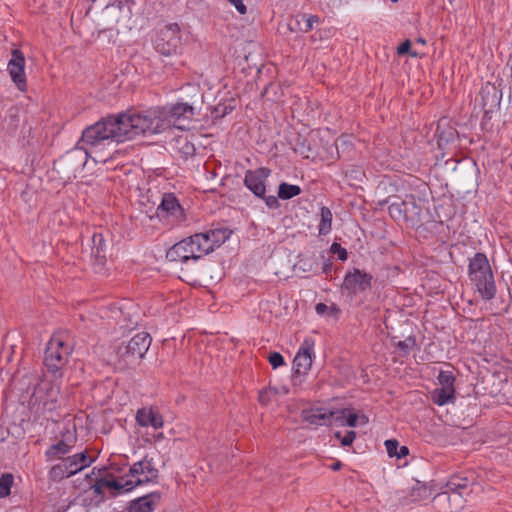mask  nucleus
Wrapping results in <instances>:
<instances>
[{"label": "nucleus", "mask_w": 512, "mask_h": 512, "mask_svg": "<svg viewBox=\"0 0 512 512\" xmlns=\"http://www.w3.org/2000/svg\"><path fill=\"white\" fill-rule=\"evenodd\" d=\"M347 409H343L341 411H336L337 416H335V421L339 422L341 425H347L349 427H356L358 425V414L349 413L347 417L345 416Z\"/></svg>", "instance_id": "7c9ffc66"}, {"label": "nucleus", "mask_w": 512, "mask_h": 512, "mask_svg": "<svg viewBox=\"0 0 512 512\" xmlns=\"http://www.w3.org/2000/svg\"><path fill=\"white\" fill-rule=\"evenodd\" d=\"M203 243L205 241L204 254L211 253L216 247L221 246L232 234V231L226 227L210 229L206 232L197 233Z\"/></svg>", "instance_id": "4468645a"}, {"label": "nucleus", "mask_w": 512, "mask_h": 512, "mask_svg": "<svg viewBox=\"0 0 512 512\" xmlns=\"http://www.w3.org/2000/svg\"><path fill=\"white\" fill-rule=\"evenodd\" d=\"M180 27L177 23L168 24L160 31L155 41V49L161 55L171 56L177 53L180 45Z\"/></svg>", "instance_id": "1a4fd4ad"}, {"label": "nucleus", "mask_w": 512, "mask_h": 512, "mask_svg": "<svg viewBox=\"0 0 512 512\" xmlns=\"http://www.w3.org/2000/svg\"><path fill=\"white\" fill-rule=\"evenodd\" d=\"M341 466H342V463L340 461H336L335 463L332 464L331 468H332V470L337 471L341 468Z\"/></svg>", "instance_id": "864d4df0"}, {"label": "nucleus", "mask_w": 512, "mask_h": 512, "mask_svg": "<svg viewBox=\"0 0 512 512\" xmlns=\"http://www.w3.org/2000/svg\"><path fill=\"white\" fill-rule=\"evenodd\" d=\"M70 476L71 475L63 460L61 463L52 466L49 471V478L53 481H59Z\"/></svg>", "instance_id": "2f4dec72"}, {"label": "nucleus", "mask_w": 512, "mask_h": 512, "mask_svg": "<svg viewBox=\"0 0 512 512\" xmlns=\"http://www.w3.org/2000/svg\"><path fill=\"white\" fill-rule=\"evenodd\" d=\"M437 135H438V145L439 147H442L444 144H449L450 142H453L456 138L457 132L453 128H449L446 131H441L440 126L437 128Z\"/></svg>", "instance_id": "473e14b6"}, {"label": "nucleus", "mask_w": 512, "mask_h": 512, "mask_svg": "<svg viewBox=\"0 0 512 512\" xmlns=\"http://www.w3.org/2000/svg\"><path fill=\"white\" fill-rule=\"evenodd\" d=\"M287 26L291 32L303 33V22L299 19V14L291 17L287 23Z\"/></svg>", "instance_id": "ea45409f"}, {"label": "nucleus", "mask_w": 512, "mask_h": 512, "mask_svg": "<svg viewBox=\"0 0 512 512\" xmlns=\"http://www.w3.org/2000/svg\"><path fill=\"white\" fill-rule=\"evenodd\" d=\"M265 200L266 205L271 209H276L279 207V201L276 196H268V197H262Z\"/></svg>", "instance_id": "de8ad7c7"}, {"label": "nucleus", "mask_w": 512, "mask_h": 512, "mask_svg": "<svg viewBox=\"0 0 512 512\" xmlns=\"http://www.w3.org/2000/svg\"><path fill=\"white\" fill-rule=\"evenodd\" d=\"M431 492L428 487L420 482H417L410 491L409 498L404 501V504L417 502L430 497Z\"/></svg>", "instance_id": "bb28decb"}, {"label": "nucleus", "mask_w": 512, "mask_h": 512, "mask_svg": "<svg viewBox=\"0 0 512 512\" xmlns=\"http://www.w3.org/2000/svg\"><path fill=\"white\" fill-rule=\"evenodd\" d=\"M62 460L71 476L88 467L93 461L86 452L77 453Z\"/></svg>", "instance_id": "412c9836"}, {"label": "nucleus", "mask_w": 512, "mask_h": 512, "mask_svg": "<svg viewBox=\"0 0 512 512\" xmlns=\"http://www.w3.org/2000/svg\"><path fill=\"white\" fill-rule=\"evenodd\" d=\"M299 19L303 22V33L312 30L313 25L319 22V17L316 15L299 14Z\"/></svg>", "instance_id": "e433bc0d"}, {"label": "nucleus", "mask_w": 512, "mask_h": 512, "mask_svg": "<svg viewBox=\"0 0 512 512\" xmlns=\"http://www.w3.org/2000/svg\"><path fill=\"white\" fill-rule=\"evenodd\" d=\"M12 484L13 476L11 474H3L0 477V498L6 497L10 494Z\"/></svg>", "instance_id": "72a5a7b5"}, {"label": "nucleus", "mask_w": 512, "mask_h": 512, "mask_svg": "<svg viewBox=\"0 0 512 512\" xmlns=\"http://www.w3.org/2000/svg\"><path fill=\"white\" fill-rule=\"evenodd\" d=\"M87 158L88 151L83 147H76L55 161L54 168L68 180L76 178V174L83 170Z\"/></svg>", "instance_id": "423d86ee"}, {"label": "nucleus", "mask_w": 512, "mask_h": 512, "mask_svg": "<svg viewBox=\"0 0 512 512\" xmlns=\"http://www.w3.org/2000/svg\"><path fill=\"white\" fill-rule=\"evenodd\" d=\"M276 394L274 388H265L259 392L258 400L261 404L267 405L271 401V396Z\"/></svg>", "instance_id": "a19ab883"}, {"label": "nucleus", "mask_w": 512, "mask_h": 512, "mask_svg": "<svg viewBox=\"0 0 512 512\" xmlns=\"http://www.w3.org/2000/svg\"><path fill=\"white\" fill-rule=\"evenodd\" d=\"M270 175V170L260 167L255 170H247L244 177V185L257 197H264L266 192L265 182Z\"/></svg>", "instance_id": "f8f14e48"}, {"label": "nucleus", "mask_w": 512, "mask_h": 512, "mask_svg": "<svg viewBox=\"0 0 512 512\" xmlns=\"http://www.w3.org/2000/svg\"><path fill=\"white\" fill-rule=\"evenodd\" d=\"M416 346V338L414 336H409L403 341H399L397 343V347L404 353L409 354V352Z\"/></svg>", "instance_id": "4c0bfd02"}, {"label": "nucleus", "mask_w": 512, "mask_h": 512, "mask_svg": "<svg viewBox=\"0 0 512 512\" xmlns=\"http://www.w3.org/2000/svg\"><path fill=\"white\" fill-rule=\"evenodd\" d=\"M26 122V111L19 106H13L8 110L3 123L9 134H15L20 125Z\"/></svg>", "instance_id": "6ab92c4d"}, {"label": "nucleus", "mask_w": 512, "mask_h": 512, "mask_svg": "<svg viewBox=\"0 0 512 512\" xmlns=\"http://www.w3.org/2000/svg\"><path fill=\"white\" fill-rule=\"evenodd\" d=\"M472 482L473 481L469 480L467 477L454 476L447 482V491L451 497H462L471 492L470 485Z\"/></svg>", "instance_id": "4be33fe9"}, {"label": "nucleus", "mask_w": 512, "mask_h": 512, "mask_svg": "<svg viewBox=\"0 0 512 512\" xmlns=\"http://www.w3.org/2000/svg\"><path fill=\"white\" fill-rule=\"evenodd\" d=\"M156 216L161 222L171 226L177 225L185 219L184 209L172 193H166L162 196L161 203L156 210Z\"/></svg>", "instance_id": "6e6552de"}, {"label": "nucleus", "mask_w": 512, "mask_h": 512, "mask_svg": "<svg viewBox=\"0 0 512 512\" xmlns=\"http://www.w3.org/2000/svg\"><path fill=\"white\" fill-rule=\"evenodd\" d=\"M151 344V337L146 332L136 334L126 344L116 349L117 365L120 369L132 367L144 357Z\"/></svg>", "instance_id": "7ed1b4c3"}, {"label": "nucleus", "mask_w": 512, "mask_h": 512, "mask_svg": "<svg viewBox=\"0 0 512 512\" xmlns=\"http://www.w3.org/2000/svg\"><path fill=\"white\" fill-rule=\"evenodd\" d=\"M161 494L152 492L130 502L128 512H153L160 504Z\"/></svg>", "instance_id": "f3484780"}, {"label": "nucleus", "mask_w": 512, "mask_h": 512, "mask_svg": "<svg viewBox=\"0 0 512 512\" xmlns=\"http://www.w3.org/2000/svg\"><path fill=\"white\" fill-rule=\"evenodd\" d=\"M162 437H163V434H162V433H159V434H157V436H156V438H157V439H160V438H162Z\"/></svg>", "instance_id": "4d7b16f0"}, {"label": "nucleus", "mask_w": 512, "mask_h": 512, "mask_svg": "<svg viewBox=\"0 0 512 512\" xmlns=\"http://www.w3.org/2000/svg\"><path fill=\"white\" fill-rule=\"evenodd\" d=\"M417 42H419L421 44H425L426 43V41L423 38H421V37L417 39Z\"/></svg>", "instance_id": "6e6d98bb"}, {"label": "nucleus", "mask_w": 512, "mask_h": 512, "mask_svg": "<svg viewBox=\"0 0 512 512\" xmlns=\"http://www.w3.org/2000/svg\"><path fill=\"white\" fill-rule=\"evenodd\" d=\"M25 57L19 49L12 50V58L8 62V71L12 81L20 90L26 87Z\"/></svg>", "instance_id": "ddd939ff"}, {"label": "nucleus", "mask_w": 512, "mask_h": 512, "mask_svg": "<svg viewBox=\"0 0 512 512\" xmlns=\"http://www.w3.org/2000/svg\"><path fill=\"white\" fill-rule=\"evenodd\" d=\"M332 254H336L341 261H345L348 258V253L339 243L334 242L330 247Z\"/></svg>", "instance_id": "79ce46f5"}, {"label": "nucleus", "mask_w": 512, "mask_h": 512, "mask_svg": "<svg viewBox=\"0 0 512 512\" xmlns=\"http://www.w3.org/2000/svg\"><path fill=\"white\" fill-rule=\"evenodd\" d=\"M232 5L235 6L236 10L240 14H245L247 12V7L244 5L243 0H228Z\"/></svg>", "instance_id": "09e8293b"}, {"label": "nucleus", "mask_w": 512, "mask_h": 512, "mask_svg": "<svg viewBox=\"0 0 512 512\" xmlns=\"http://www.w3.org/2000/svg\"><path fill=\"white\" fill-rule=\"evenodd\" d=\"M356 438L354 431H348L346 435L341 439L342 446H350Z\"/></svg>", "instance_id": "49530a36"}, {"label": "nucleus", "mask_w": 512, "mask_h": 512, "mask_svg": "<svg viewBox=\"0 0 512 512\" xmlns=\"http://www.w3.org/2000/svg\"><path fill=\"white\" fill-rule=\"evenodd\" d=\"M63 439L51 445L45 452L47 460L63 459L64 455L70 453L71 449L76 443V435L67 429L66 433L62 434Z\"/></svg>", "instance_id": "2eb2a0df"}, {"label": "nucleus", "mask_w": 512, "mask_h": 512, "mask_svg": "<svg viewBox=\"0 0 512 512\" xmlns=\"http://www.w3.org/2000/svg\"><path fill=\"white\" fill-rule=\"evenodd\" d=\"M59 396V387L49 381L38 383L30 397V408L36 414H44L56 409Z\"/></svg>", "instance_id": "20e7f679"}, {"label": "nucleus", "mask_w": 512, "mask_h": 512, "mask_svg": "<svg viewBox=\"0 0 512 512\" xmlns=\"http://www.w3.org/2000/svg\"><path fill=\"white\" fill-rule=\"evenodd\" d=\"M234 109L230 104H218L214 107L213 114L215 118H223Z\"/></svg>", "instance_id": "58836bf2"}, {"label": "nucleus", "mask_w": 512, "mask_h": 512, "mask_svg": "<svg viewBox=\"0 0 512 512\" xmlns=\"http://www.w3.org/2000/svg\"><path fill=\"white\" fill-rule=\"evenodd\" d=\"M319 234L327 235L332 229V212L328 207L323 206L320 210Z\"/></svg>", "instance_id": "cd10ccee"}, {"label": "nucleus", "mask_w": 512, "mask_h": 512, "mask_svg": "<svg viewBox=\"0 0 512 512\" xmlns=\"http://www.w3.org/2000/svg\"><path fill=\"white\" fill-rule=\"evenodd\" d=\"M268 361L274 369H276L284 364V358L278 352L270 353L268 356Z\"/></svg>", "instance_id": "37998d69"}, {"label": "nucleus", "mask_w": 512, "mask_h": 512, "mask_svg": "<svg viewBox=\"0 0 512 512\" xmlns=\"http://www.w3.org/2000/svg\"><path fill=\"white\" fill-rule=\"evenodd\" d=\"M369 421L368 417L365 414L358 415V424L365 425Z\"/></svg>", "instance_id": "8fccbe9b"}, {"label": "nucleus", "mask_w": 512, "mask_h": 512, "mask_svg": "<svg viewBox=\"0 0 512 512\" xmlns=\"http://www.w3.org/2000/svg\"><path fill=\"white\" fill-rule=\"evenodd\" d=\"M72 347L61 337H53L47 344L45 350L44 364L52 372L58 371L65 366Z\"/></svg>", "instance_id": "0eeeda50"}, {"label": "nucleus", "mask_w": 512, "mask_h": 512, "mask_svg": "<svg viewBox=\"0 0 512 512\" xmlns=\"http://www.w3.org/2000/svg\"><path fill=\"white\" fill-rule=\"evenodd\" d=\"M441 388L454 389L455 377L449 371H441L438 376Z\"/></svg>", "instance_id": "f704fd0d"}, {"label": "nucleus", "mask_w": 512, "mask_h": 512, "mask_svg": "<svg viewBox=\"0 0 512 512\" xmlns=\"http://www.w3.org/2000/svg\"><path fill=\"white\" fill-rule=\"evenodd\" d=\"M393 3H396L398 0H391Z\"/></svg>", "instance_id": "bf43d9fd"}, {"label": "nucleus", "mask_w": 512, "mask_h": 512, "mask_svg": "<svg viewBox=\"0 0 512 512\" xmlns=\"http://www.w3.org/2000/svg\"><path fill=\"white\" fill-rule=\"evenodd\" d=\"M335 436H336L337 438H338V437H340V433H339V432H337V433L335 434Z\"/></svg>", "instance_id": "13d9d810"}, {"label": "nucleus", "mask_w": 512, "mask_h": 512, "mask_svg": "<svg viewBox=\"0 0 512 512\" xmlns=\"http://www.w3.org/2000/svg\"><path fill=\"white\" fill-rule=\"evenodd\" d=\"M205 241L201 243L199 235L196 233L174 244L166 254L170 261L187 262L190 259L198 260L204 254Z\"/></svg>", "instance_id": "39448f33"}, {"label": "nucleus", "mask_w": 512, "mask_h": 512, "mask_svg": "<svg viewBox=\"0 0 512 512\" xmlns=\"http://www.w3.org/2000/svg\"><path fill=\"white\" fill-rule=\"evenodd\" d=\"M91 255L95 258L99 265L106 262V242L102 234L95 233L92 236Z\"/></svg>", "instance_id": "b1692460"}, {"label": "nucleus", "mask_w": 512, "mask_h": 512, "mask_svg": "<svg viewBox=\"0 0 512 512\" xmlns=\"http://www.w3.org/2000/svg\"><path fill=\"white\" fill-rule=\"evenodd\" d=\"M336 414V411H329L324 408H315L310 410H304L302 412V418L310 425H331L332 419L335 418Z\"/></svg>", "instance_id": "a211bd4d"}, {"label": "nucleus", "mask_w": 512, "mask_h": 512, "mask_svg": "<svg viewBox=\"0 0 512 512\" xmlns=\"http://www.w3.org/2000/svg\"><path fill=\"white\" fill-rule=\"evenodd\" d=\"M468 276L482 299L489 301L495 297L494 275L489 260L484 253L477 252L469 260Z\"/></svg>", "instance_id": "f03ea898"}, {"label": "nucleus", "mask_w": 512, "mask_h": 512, "mask_svg": "<svg viewBox=\"0 0 512 512\" xmlns=\"http://www.w3.org/2000/svg\"><path fill=\"white\" fill-rule=\"evenodd\" d=\"M372 275L357 268L345 275L342 288L348 293L356 295L365 292L372 287Z\"/></svg>", "instance_id": "9b49d317"}, {"label": "nucleus", "mask_w": 512, "mask_h": 512, "mask_svg": "<svg viewBox=\"0 0 512 512\" xmlns=\"http://www.w3.org/2000/svg\"><path fill=\"white\" fill-rule=\"evenodd\" d=\"M483 106H496L500 103L501 94L494 85L487 84L481 90Z\"/></svg>", "instance_id": "393cba45"}, {"label": "nucleus", "mask_w": 512, "mask_h": 512, "mask_svg": "<svg viewBox=\"0 0 512 512\" xmlns=\"http://www.w3.org/2000/svg\"><path fill=\"white\" fill-rule=\"evenodd\" d=\"M301 193V188L298 185L288 184L283 182L278 188V197L283 200L291 199Z\"/></svg>", "instance_id": "c756f323"}, {"label": "nucleus", "mask_w": 512, "mask_h": 512, "mask_svg": "<svg viewBox=\"0 0 512 512\" xmlns=\"http://www.w3.org/2000/svg\"><path fill=\"white\" fill-rule=\"evenodd\" d=\"M438 499H444V500H450L451 499V495L449 494L448 491L444 492V493H441L439 495H437V497H434V500H437Z\"/></svg>", "instance_id": "3c124183"}, {"label": "nucleus", "mask_w": 512, "mask_h": 512, "mask_svg": "<svg viewBox=\"0 0 512 512\" xmlns=\"http://www.w3.org/2000/svg\"><path fill=\"white\" fill-rule=\"evenodd\" d=\"M127 479L138 480L139 478H143V472L139 467H137V462H135L129 469V474L126 475Z\"/></svg>", "instance_id": "a18cd8bd"}, {"label": "nucleus", "mask_w": 512, "mask_h": 512, "mask_svg": "<svg viewBox=\"0 0 512 512\" xmlns=\"http://www.w3.org/2000/svg\"><path fill=\"white\" fill-rule=\"evenodd\" d=\"M454 392V389L436 388L431 393V398L435 404L443 406L449 402H453L455 399Z\"/></svg>", "instance_id": "a878e982"}, {"label": "nucleus", "mask_w": 512, "mask_h": 512, "mask_svg": "<svg viewBox=\"0 0 512 512\" xmlns=\"http://www.w3.org/2000/svg\"><path fill=\"white\" fill-rule=\"evenodd\" d=\"M410 48H411V42L407 39L397 48V52L399 55L410 53V55L412 57H416L418 55V53L410 51Z\"/></svg>", "instance_id": "c03bdc74"}, {"label": "nucleus", "mask_w": 512, "mask_h": 512, "mask_svg": "<svg viewBox=\"0 0 512 512\" xmlns=\"http://www.w3.org/2000/svg\"><path fill=\"white\" fill-rule=\"evenodd\" d=\"M394 210H397V212L400 214L401 213V209L399 208V206L397 204H391L389 206V211L391 214L394 213Z\"/></svg>", "instance_id": "603ef678"}, {"label": "nucleus", "mask_w": 512, "mask_h": 512, "mask_svg": "<svg viewBox=\"0 0 512 512\" xmlns=\"http://www.w3.org/2000/svg\"><path fill=\"white\" fill-rule=\"evenodd\" d=\"M194 115L195 108L185 102L141 112L110 115L87 127L78 144L97 146L109 139L119 143L138 135L162 133L172 127L185 130Z\"/></svg>", "instance_id": "f257e3e1"}, {"label": "nucleus", "mask_w": 512, "mask_h": 512, "mask_svg": "<svg viewBox=\"0 0 512 512\" xmlns=\"http://www.w3.org/2000/svg\"><path fill=\"white\" fill-rule=\"evenodd\" d=\"M137 467L143 472V478L133 480L134 486H139L144 483L152 482L158 477V469L154 466L153 460L144 457L141 461L137 462Z\"/></svg>", "instance_id": "5701e85b"}, {"label": "nucleus", "mask_w": 512, "mask_h": 512, "mask_svg": "<svg viewBox=\"0 0 512 512\" xmlns=\"http://www.w3.org/2000/svg\"><path fill=\"white\" fill-rule=\"evenodd\" d=\"M137 423L140 426H152L154 429L161 428L163 426V418L160 413L149 408H141L136 414Z\"/></svg>", "instance_id": "aec40b11"}, {"label": "nucleus", "mask_w": 512, "mask_h": 512, "mask_svg": "<svg viewBox=\"0 0 512 512\" xmlns=\"http://www.w3.org/2000/svg\"><path fill=\"white\" fill-rule=\"evenodd\" d=\"M314 341L312 339H305L296 354L293 366L297 374H306L312 365V350Z\"/></svg>", "instance_id": "dca6fc26"}, {"label": "nucleus", "mask_w": 512, "mask_h": 512, "mask_svg": "<svg viewBox=\"0 0 512 512\" xmlns=\"http://www.w3.org/2000/svg\"><path fill=\"white\" fill-rule=\"evenodd\" d=\"M134 487L133 480L127 479V476L115 478L112 475L96 480L92 486L94 492L102 497L105 496L106 490L110 491L111 496H116L122 492L130 491Z\"/></svg>", "instance_id": "9d476101"}, {"label": "nucleus", "mask_w": 512, "mask_h": 512, "mask_svg": "<svg viewBox=\"0 0 512 512\" xmlns=\"http://www.w3.org/2000/svg\"><path fill=\"white\" fill-rule=\"evenodd\" d=\"M331 265H332L331 263H324L323 268H322L323 272L328 273L331 269Z\"/></svg>", "instance_id": "5fc2aeb1"}, {"label": "nucleus", "mask_w": 512, "mask_h": 512, "mask_svg": "<svg viewBox=\"0 0 512 512\" xmlns=\"http://www.w3.org/2000/svg\"><path fill=\"white\" fill-rule=\"evenodd\" d=\"M387 453L390 457L403 458L409 454L407 446H399V443L395 439L385 441Z\"/></svg>", "instance_id": "c85d7f7f"}, {"label": "nucleus", "mask_w": 512, "mask_h": 512, "mask_svg": "<svg viewBox=\"0 0 512 512\" xmlns=\"http://www.w3.org/2000/svg\"><path fill=\"white\" fill-rule=\"evenodd\" d=\"M315 310H316L317 314H319V315L327 314V315H331L334 317H336L340 312V309L336 305L327 306L324 303H318L315 307Z\"/></svg>", "instance_id": "c9c22d12"}]
</instances>
